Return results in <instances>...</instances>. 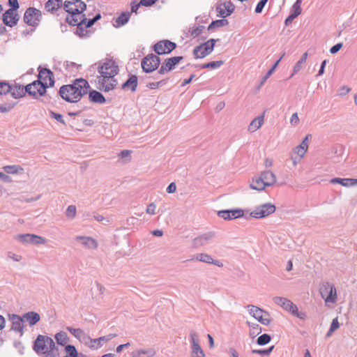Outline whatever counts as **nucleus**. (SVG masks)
<instances>
[{
  "instance_id": "nucleus-1",
  "label": "nucleus",
  "mask_w": 357,
  "mask_h": 357,
  "mask_svg": "<svg viewBox=\"0 0 357 357\" xmlns=\"http://www.w3.org/2000/svg\"><path fill=\"white\" fill-rule=\"evenodd\" d=\"M63 7L68 13L66 22L71 26H77L76 33L80 37L84 36L83 25L86 17L83 12L86 8V3L82 0H68L63 2Z\"/></svg>"
},
{
  "instance_id": "nucleus-2",
  "label": "nucleus",
  "mask_w": 357,
  "mask_h": 357,
  "mask_svg": "<svg viewBox=\"0 0 357 357\" xmlns=\"http://www.w3.org/2000/svg\"><path fill=\"white\" fill-rule=\"evenodd\" d=\"M98 73L100 76L98 77L99 89L108 92L116 86L117 82L114 77L119 73V67L112 59H106L100 63Z\"/></svg>"
},
{
  "instance_id": "nucleus-3",
  "label": "nucleus",
  "mask_w": 357,
  "mask_h": 357,
  "mask_svg": "<svg viewBox=\"0 0 357 357\" xmlns=\"http://www.w3.org/2000/svg\"><path fill=\"white\" fill-rule=\"evenodd\" d=\"M90 86L82 78L76 79L73 84L63 85L59 89L61 97L69 102H77L83 96L87 94Z\"/></svg>"
},
{
  "instance_id": "nucleus-4",
  "label": "nucleus",
  "mask_w": 357,
  "mask_h": 357,
  "mask_svg": "<svg viewBox=\"0 0 357 357\" xmlns=\"http://www.w3.org/2000/svg\"><path fill=\"white\" fill-rule=\"evenodd\" d=\"M33 350L38 354H44L45 357H58L59 354L54 340L43 335H38L34 341Z\"/></svg>"
},
{
  "instance_id": "nucleus-5",
  "label": "nucleus",
  "mask_w": 357,
  "mask_h": 357,
  "mask_svg": "<svg viewBox=\"0 0 357 357\" xmlns=\"http://www.w3.org/2000/svg\"><path fill=\"white\" fill-rule=\"evenodd\" d=\"M276 183V176L271 170L262 172L259 176L252 178L250 187L252 190H263L266 187L273 185Z\"/></svg>"
},
{
  "instance_id": "nucleus-6",
  "label": "nucleus",
  "mask_w": 357,
  "mask_h": 357,
  "mask_svg": "<svg viewBox=\"0 0 357 357\" xmlns=\"http://www.w3.org/2000/svg\"><path fill=\"white\" fill-rule=\"evenodd\" d=\"M218 40L211 38L205 43L200 44L199 45L195 47L193 50V54L197 59H202L207 55L210 54L215 45V43Z\"/></svg>"
},
{
  "instance_id": "nucleus-7",
  "label": "nucleus",
  "mask_w": 357,
  "mask_h": 357,
  "mask_svg": "<svg viewBox=\"0 0 357 357\" xmlns=\"http://www.w3.org/2000/svg\"><path fill=\"white\" fill-rule=\"evenodd\" d=\"M320 294L326 303H335L337 301V291L335 287L329 282H324L320 287Z\"/></svg>"
},
{
  "instance_id": "nucleus-8",
  "label": "nucleus",
  "mask_w": 357,
  "mask_h": 357,
  "mask_svg": "<svg viewBox=\"0 0 357 357\" xmlns=\"http://www.w3.org/2000/svg\"><path fill=\"white\" fill-rule=\"evenodd\" d=\"M160 63L159 56L153 54H149L142 60L141 66L144 72L149 73L156 70Z\"/></svg>"
},
{
  "instance_id": "nucleus-9",
  "label": "nucleus",
  "mask_w": 357,
  "mask_h": 357,
  "mask_svg": "<svg viewBox=\"0 0 357 357\" xmlns=\"http://www.w3.org/2000/svg\"><path fill=\"white\" fill-rule=\"evenodd\" d=\"M41 18V11L33 7L27 8L23 17L24 23L32 26H36L40 22Z\"/></svg>"
},
{
  "instance_id": "nucleus-10",
  "label": "nucleus",
  "mask_w": 357,
  "mask_h": 357,
  "mask_svg": "<svg viewBox=\"0 0 357 357\" xmlns=\"http://www.w3.org/2000/svg\"><path fill=\"white\" fill-rule=\"evenodd\" d=\"M275 211V206L271 203H266L256 207L250 215L252 218L260 219L270 215Z\"/></svg>"
},
{
  "instance_id": "nucleus-11",
  "label": "nucleus",
  "mask_w": 357,
  "mask_h": 357,
  "mask_svg": "<svg viewBox=\"0 0 357 357\" xmlns=\"http://www.w3.org/2000/svg\"><path fill=\"white\" fill-rule=\"evenodd\" d=\"M25 92L37 98L46 92V85L40 80H35L25 86Z\"/></svg>"
},
{
  "instance_id": "nucleus-12",
  "label": "nucleus",
  "mask_w": 357,
  "mask_h": 357,
  "mask_svg": "<svg viewBox=\"0 0 357 357\" xmlns=\"http://www.w3.org/2000/svg\"><path fill=\"white\" fill-rule=\"evenodd\" d=\"M248 307L249 313L262 324L267 326L271 323L270 314L268 312L255 305H248Z\"/></svg>"
},
{
  "instance_id": "nucleus-13",
  "label": "nucleus",
  "mask_w": 357,
  "mask_h": 357,
  "mask_svg": "<svg viewBox=\"0 0 357 357\" xmlns=\"http://www.w3.org/2000/svg\"><path fill=\"white\" fill-rule=\"evenodd\" d=\"M15 239L22 243H30L33 245L45 244L47 240L36 234H24L16 236Z\"/></svg>"
},
{
  "instance_id": "nucleus-14",
  "label": "nucleus",
  "mask_w": 357,
  "mask_h": 357,
  "mask_svg": "<svg viewBox=\"0 0 357 357\" xmlns=\"http://www.w3.org/2000/svg\"><path fill=\"white\" fill-rule=\"evenodd\" d=\"M176 47L175 43L168 40H160L154 45V51L158 54H165L170 53Z\"/></svg>"
},
{
  "instance_id": "nucleus-15",
  "label": "nucleus",
  "mask_w": 357,
  "mask_h": 357,
  "mask_svg": "<svg viewBox=\"0 0 357 357\" xmlns=\"http://www.w3.org/2000/svg\"><path fill=\"white\" fill-rule=\"evenodd\" d=\"M183 59V56H174L169 59H165V62L162 64L159 70L158 71V75H165L173 70L176 65H177L181 60Z\"/></svg>"
},
{
  "instance_id": "nucleus-16",
  "label": "nucleus",
  "mask_w": 357,
  "mask_h": 357,
  "mask_svg": "<svg viewBox=\"0 0 357 357\" xmlns=\"http://www.w3.org/2000/svg\"><path fill=\"white\" fill-rule=\"evenodd\" d=\"M218 215L224 220H230L243 217L244 211L241 208L222 210L218 212Z\"/></svg>"
},
{
  "instance_id": "nucleus-17",
  "label": "nucleus",
  "mask_w": 357,
  "mask_h": 357,
  "mask_svg": "<svg viewBox=\"0 0 357 357\" xmlns=\"http://www.w3.org/2000/svg\"><path fill=\"white\" fill-rule=\"evenodd\" d=\"M18 14L12 10H7L2 15V20L4 24L9 27H13L19 20Z\"/></svg>"
},
{
  "instance_id": "nucleus-18",
  "label": "nucleus",
  "mask_w": 357,
  "mask_h": 357,
  "mask_svg": "<svg viewBox=\"0 0 357 357\" xmlns=\"http://www.w3.org/2000/svg\"><path fill=\"white\" fill-rule=\"evenodd\" d=\"M273 302L282 307L284 310L291 313L296 310V305L290 300L280 296H275L273 298Z\"/></svg>"
},
{
  "instance_id": "nucleus-19",
  "label": "nucleus",
  "mask_w": 357,
  "mask_h": 357,
  "mask_svg": "<svg viewBox=\"0 0 357 357\" xmlns=\"http://www.w3.org/2000/svg\"><path fill=\"white\" fill-rule=\"evenodd\" d=\"M9 318L12 322V326L10 329L15 333H20V336H22L24 333V321L22 317L13 314L9 316Z\"/></svg>"
},
{
  "instance_id": "nucleus-20",
  "label": "nucleus",
  "mask_w": 357,
  "mask_h": 357,
  "mask_svg": "<svg viewBox=\"0 0 357 357\" xmlns=\"http://www.w3.org/2000/svg\"><path fill=\"white\" fill-rule=\"evenodd\" d=\"M116 336L115 333H110L105 336H102L96 339H91L88 340L90 342L89 347L92 349H98L100 348L105 342H107Z\"/></svg>"
},
{
  "instance_id": "nucleus-21",
  "label": "nucleus",
  "mask_w": 357,
  "mask_h": 357,
  "mask_svg": "<svg viewBox=\"0 0 357 357\" xmlns=\"http://www.w3.org/2000/svg\"><path fill=\"white\" fill-rule=\"evenodd\" d=\"M45 84L46 88L49 86H52L54 84V77L52 72L47 68L41 69L39 71L38 79Z\"/></svg>"
},
{
  "instance_id": "nucleus-22",
  "label": "nucleus",
  "mask_w": 357,
  "mask_h": 357,
  "mask_svg": "<svg viewBox=\"0 0 357 357\" xmlns=\"http://www.w3.org/2000/svg\"><path fill=\"white\" fill-rule=\"evenodd\" d=\"M190 260H196L206 264H214L218 267H222L223 264L220 260L213 259V257L206 253H199L194 256Z\"/></svg>"
},
{
  "instance_id": "nucleus-23",
  "label": "nucleus",
  "mask_w": 357,
  "mask_h": 357,
  "mask_svg": "<svg viewBox=\"0 0 357 357\" xmlns=\"http://www.w3.org/2000/svg\"><path fill=\"white\" fill-rule=\"evenodd\" d=\"M234 8L231 2H225L217 7V11L218 13V16L225 18L230 15L234 12Z\"/></svg>"
},
{
  "instance_id": "nucleus-24",
  "label": "nucleus",
  "mask_w": 357,
  "mask_h": 357,
  "mask_svg": "<svg viewBox=\"0 0 357 357\" xmlns=\"http://www.w3.org/2000/svg\"><path fill=\"white\" fill-rule=\"evenodd\" d=\"M66 329L80 342L88 344V340H91V337L81 328H73L70 326L66 327Z\"/></svg>"
},
{
  "instance_id": "nucleus-25",
  "label": "nucleus",
  "mask_w": 357,
  "mask_h": 357,
  "mask_svg": "<svg viewBox=\"0 0 357 357\" xmlns=\"http://www.w3.org/2000/svg\"><path fill=\"white\" fill-rule=\"evenodd\" d=\"M213 232L203 234L194 239L193 244L195 247L204 246L208 244L214 238Z\"/></svg>"
},
{
  "instance_id": "nucleus-26",
  "label": "nucleus",
  "mask_w": 357,
  "mask_h": 357,
  "mask_svg": "<svg viewBox=\"0 0 357 357\" xmlns=\"http://www.w3.org/2000/svg\"><path fill=\"white\" fill-rule=\"evenodd\" d=\"M75 240L81 243L82 245L89 249H96L98 247L97 241L89 236H77Z\"/></svg>"
},
{
  "instance_id": "nucleus-27",
  "label": "nucleus",
  "mask_w": 357,
  "mask_h": 357,
  "mask_svg": "<svg viewBox=\"0 0 357 357\" xmlns=\"http://www.w3.org/2000/svg\"><path fill=\"white\" fill-rule=\"evenodd\" d=\"M137 87V77L132 75L129 78L122 84L121 89L124 91H130L135 92Z\"/></svg>"
},
{
  "instance_id": "nucleus-28",
  "label": "nucleus",
  "mask_w": 357,
  "mask_h": 357,
  "mask_svg": "<svg viewBox=\"0 0 357 357\" xmlns=\"http://www.w3.org/2000/svg\"><path fill=\"white\" fill-rule=\"evenodd\" d=\"M63 5L62 0H48L45 3V9L52 14L61 8Z\"/></svg>"
},
{
  "instance_id": "nucleus-29",
  "label": "nucleus",
  "mask_w": 357,
  "mask_h": 357,
  "mask_svg": "<svg viewBox=\"0 0 357 357\" xmlns=\"http://www.w3.org/2000/svg\"><path fill=\"white\" fill-rule=\"evenodd\" d=\"M344 147L342 145H335L331 148V157L334 162H340L342 160Z\"/></svg>"
},
{
  "instance_id": "nucleus-30",
  "label": "nucleus",
  "mask_w": 357,
  "mask_h": 357,
  "mask_svg": "<svg viewBox=\"0 0 357 357\" xmlns=\"http://www.w3.org/2000/svg\"><path fill=\"white\" fill-rule=\"evenodd\" d=\"M22 317L24 322H28L30 326L36 324L40 321V319L39 314L35 312H26L24 314Z\"/></svg>"
},
{
  "instance_id": "nucleus-31",
  "label": "nucleus",
  "mask_w": 357,
  "mask_h": 357,
  "mask_svg": "<svg viewBox=\"0 0 357 357\" xmlns=\"http://www.w3.org/2000/svg\"><path fill=\"white\" fill-rule=\"evenodd\" d=\"M332 184H340L344 187H351L357 185V178H333L330 180Z\"/></svg>"
},
{
  "instance_id": "nucleus-32",
  "label": "nucleus",
  "mask_w": 357,
  "mask_h": 357,
  "mask_svg": "<svg viewBox=\"0 0 357 357\" xmlns=\"http://www.w3.org/2000/svg\"><path fill=\"white\" fill-rule=\"evenodd\" d=\"M9 93H11L12 97L17 99L23 97L26 92H25V87L24 88L22 86L15 83L11 85V89Z\"/></svg>"
},
{
  "instance_id": "nucleus-33",
  "label": "nucleus",
  "mask_w": 357,
  "mask_h": 357,
  "mask_svg": "<svg viewBox=\"0 0 357 357\" xmlns=\"http://www.w3.org/2000/svg\"><path fill=\"white\" fill-rule=\"evenodd\" d=\"M155 355V351L153 348L147 349H139L132 352V357H153Z\"/></svg>"
},
{
  "instance_id": "nucleus-34",
  "label": "nucleus",
  "mask_w": 357,
  "mask_h": 357,
  "mask_svg": "<svg viewBox=\"0 0 357 357\" xmlns=\"http://www.w3.org/2000/svg\"><path fill=\"white\" fill-rule=\"evenodd\" d=\"M89 98L91 102L98 104H103L106 101L103 95L100 92L95 90L89 92Z\"/></svg>"
},
{
  "instance_id": "nucleus-35",
  "label": "nucleus",
  "mask_w": 357,
  "mask_h": 357,
  "mask_svg": "<svg viewBox=\"0 0 357 357\" xmlns=\"http://www.w3.org/2000/svg\"><path fill=\"white\" fill-rule=\"evenodd\" d=\"M3 169L8 174H22L24 169L20 165H6L3 167Z\"/></svg>"
},
{
  "instance_id": "nucleus-36",
  "label": "nucleus",
  "mask_w": 357,
  "mask_h": 357,
  "mask_svg": "<svg viewBox=\"0 0 357 357\" xmlns=\"http://www.w3.org/2000/svg\"><path fill=\"white\" fill-rule=\"evenodd\" d=\"M264 123V116H259L254 119L248 126V130L251 132L257 131Z\"/></svg>"
},
{
  "instance_id": "nucleus-37",
  "label": "nucleus",
  "mask_w": 357,
  "mask_h": 357,
  "mask_svg": "<svg viewBox=\"0 0 357 357\" xmlns=\"http://www.w3.org/2000/svg\"><path fill=\"white\" fill-rule=\"evenodd\" d=\"M131 13L126 11L123 12L115 20L116 26H121L125 25L130 17Z\"/></svg>"
},
{
  "instance_id": "nucleus-38",
  "label": "nucleus",
  "mask_w": 357,
  "mask_h": 357,
  "mask_svg": "<svg viewBox=\"0 0 357 357\" xmlns=\"http://www.w3.org/2000/svg\"><path fill=\"white\" fill-rule=\"evenodd\" d=\"M229 22L227 20L225 19H221V20H217L215 21H213L209 26H208V30L211 31L215 28H219L222 26H225L228 25Z\"/></svg>"
},
{
  "instance_id": "nucleus-39",
  "label": "nucleus",
  "mask_w": 357,
  "mask_h": 357,
  "mask_svg": "<svg viewBox=\"0 0 357 357\" xmlns=\"http://www.w3.org/2000/svg\"><path fill=\"white\" fill-rule=\"evenodd\" d=\"M55 340L58 344L64 346L68 341L66 333L61 331L55 335Z\"/></svg>"
},
{
  "instance_id": "nucleus-40",
  "label": "nucleus",
  "mask_w": 357,
  "mask_h": 357,
  "mask_svg": "<svg viewBox=\"0 0 357 357\" xmlns=\"http://www.w3.org/2000/svg\"><path fill=\"white\" fill-rule=\"evenodd\" d=\"M223 63H224L223 61H211V62H208V63L202 64L200 66V68L202 69H204V68L216 69V68H220Z\"/></svg>"
},
{
  "instance_id": "nucleus-41",
  "label": "nucleus",
  "mask_w": 357,
  "mask_h": 357,
  "mask_svg": "<svg viewBox=\"0 0 357 357\" xmlns=\"http://www.w3.org/2000/svg\"><path fill=\"white\" fill-rule=\"evenodd\" d=\"M307 55L308 54L307 52H305L303 54L301 58L295 64V66L294 67V72H293V74L291 75V76H293L294 74L297 73L301 70L302 64L305 62V61L307 58Z\"/></svg>"
},
{
  "instance_id": "nucleus-42",
  "label": "nucleus",
  "mask_w": 357,
  "mask_h": 357,
  "mask_svg": "<svg viewBox=\"0 0 357 357\" xmlns=\"http://www.w3.org/2000/svg\"><path fill=\"white\" fill-rule=\"evenodd\" d=\"M284 56V53H283V54L275 63V64L273 66V67L266 73V74L262 78V80L261 82V84H263L266 81V79L273 74V73L275 71V68H277L279 62L282 60V59L283 58Z\"/></svg>"
},
{
  "instance_id": "nucleus-43",
  "label": "nucleus",
  "mask_w": 357,
  "mask_h": 357,
  "mask_svg": "<svg viewBox=\"0 0 357 357\" xmlns=\"http://www.w3.org/2000/svg\"><path fill=\"white\" fill-rule=\"evenodd\" d=\"M77 213V208L75 205H70L66 210L65 215L68 219H73L75 218Z\"/></svg>"
},
{
  "instance_id": "nucleus-44",
  "label": "nucleus",
  "mask_w": 357,
  "mask_h": 357,
  "mask_svg": "<svg viewBox=\"0 0 357 357\" xmlns=\"http://www.w3.org/2000/svg\"><path fill=\"white\" fill-rule=\"evenodd\" d=\"M190 357H205L204 352L201 346L191 348Z\"/></svg>"
},
{
  "instance_id": "nucleus-45",
  "label": "nucleus",
  "mask_w": 357,
  "mask_h": 357,
  "mask_svg": "<svg viewBox=\"0 0 357 357\" xmlns=\"http://www.w3.org/2000/svg\"><path fill=\"white\" fill-rule=\"evenodd\" d=\"M190 337L191 348L195 347L197 346H200L199 345V337H198L197 334L196 333V332H195L194 331H191L190 332Z\"/></svg>"
},
{
  "instance_id": "nucleus-46",
  "label": "nucleus",
  "mask_w": 357,
  "mask_h": 357,
  "mask_svg": "<svg viewBox=\"0 0 357 357\" xmlns=\"http://www.w3.org/2000/svg\"><path fill=\"white\" fill-rule=\"evenodd\" d=\"M204 29V26L199 25L196 27H192L190 29L189 32L191 36H192L193 38H196L202 33Z\"/></svg>"
},
{
  "instance_id": "nucleus-47",
  "label": "nucleus",
  "mask_w": 357,
  "mask_h": 357,
  "mask_svg": "<svg viewBox=\"0 0 357 357\" xmlns=\"http://www.w3.org/2000/svg\"><path fill=\"white\" fill-rule=\"evenodd\" d=\"M11 89V84L6 82H0V95H6Z\"/></svg>"
},
{
  "instance_id": "nucleus-48",
  "label": "nucleus",
  "mask_w": 357,
  "mask_h": 357,
  "mask_svg": "<svg viewBox=\"0 0 357 357\" xmlns=\"http://www.w3.org/2000/svg\"><path fill=\"white\" fill-rule=\"evenodd\" d=\"M271 340V336L268 335V334H263L261 335H260L257 340V343L259 344V345H265L266 344H268Z\"/></svg>"
},
{
  "instance_id": "nucleus-49",
  "label": "nucleus",
  "mask_w": 357,
  "mask_h": 357,
  "mask_svg": "<svg viewBox=\"0 0 357 357\" xmlns=\"http://www.w3.org/2000/svg\"><path fill=\"white\" fill-rule=\"evenodd\" d=\"M15 102L0 104V112L6 113L10 112L15 105Z\"/></svg>"
},
{
  "instance_id": "nucleus-50",
  "label": "nucleus",
  "mask_w": 357,
  "mask_h": 357,
  "mask_svg": "<svg viewBox=\"0 0 357 357\" xmlns=\"http://www.w3.org/2000/svg\"><path fill=\"white\" fill-rule=\"evenodd\" d=\"M167 83L166 79H161L155 82H150L146 84V86L150 89H155L164 86Z\"/></svg>"
},
{
  "instance_id": "nucleus-51",
  "label": "nucleus",
  "mask_w": 357,
  "mask_h": 357,
  "mask_svg": "<svg viewBox=\"0 0 357 357\" xmlns=\"http://www.w3.org/2000/svg\"><path fill=\"white\" fill-rule=\"evenodd\" d=\"M65 350L69 354L68 357H77L78 356L77 351L73 345L68 344L66 346Z\"/></svg>"
},
{
  "instance_id": "nucleus-52",
  "label": "nucleus",
  "mask_w": 357,
  "mask_h": 357,
  "mask_svg": "<svg viewBox=\"0 0 357 357\" xmlns=\"http://www.w3.org/2000/svg\"><path fill=\"white\" fill-rule=\"evenodd\" d=\"M274 349V346H271L268 349H254L252 351L253 354H257L261 356H268L273 349Z\"/></svg>"
},
{
  "instance_id": "nucleus-53",
  "label": "nucleus",
  "mask_w": 357,
  "mask_h": 357,
  "mask_svg": "<svg viewBox=\"0 0 357 357\" xmlns=\"http://www.w3.org/2000/svg\"><path fill=\"white\" fill-rule=\"evenodd\" d=\"M248 324L250 327H252V329L250 331V335L252 337H255L256 334H259L261 331V328L257 324H252V325L248 322Z\"/></svg>"
},
{
  "instance_id": "nucleus-54",
  "label": "nucleus",
  "mask_w": 357,
  "mask_h": 357,
  "mask_svg": "<svg viewBox=\"0 0 357 357\" xmlns=\"http://www.w3.org/2000/svg\"><path fill=\"white\" fill-rule=\"evenodd\" d=\"M50 116L54 119L55 120H56L58 122L63 124V125H66V122H65V120L63 119V115L60 114H58V113H56L53 111H50Z\"/></svg>"
},
{
  "instance_id": "nucleus-55",
  "label": "nucleus",
  "mask_w": 357,
  "mask_h": 357,
  "mask_svg": "<svg viewBox=\"0 0 357 357\" xmlns=\"http://www.w3.org/2000/svg\"><path fill=\"white\" fill-rule=\"evenodd\" d=\"M131 151L129 150H123L119 154V156L121 159H126L125 162H127L130 160L131 158Z\"/></svg>"
},
{
  "instance_id": "nucleus-56",
  "label": "nucleus",
  "mask_w": 357,
  "mask_h": 357,
  "mask_svg": "<svg viewBox=\"0 0 357 357\" xmlns=\"http://www.w3.org/2000/svg\"><path fill=\"white\" fill-rule=\"evenodd\" d=\"M268 0H260L259 2L257 4L255 8V13H260L262 12L265 5L268 2Z\"/></svg>"
},
{
  "instance_id": "nucleus-57",
  "label": "nucleus",
  "mask_w": 357,
  "mask_h": 357,
  "mask_svg": "<svg viewBox=\"0 0 357 357\" xmlns=\"http://www.w3.org/2000/svg\"><path fill=\"white\" fill-rule=\"evenodd\" d=\"M294 151L298 155V159L300 160L301 158L304 156L307 150L303 149V146H301L300 145H298L295 148Z\"/></svg>"
},
{
  "instance_id": "nucleus-58",
  "label": "nucleus",
  "mask_w": 357,
  "mask_h": 357,
  "mask_svg": "<svg viewBox=\"0 0 357 357\" xmlns=\"http://www.w3.org/2000/svg\"><path fill=\"white\" fill-rule=\"evenodd\" d=\"M290 13H292L294 15V17H297L301 13V6L294 4L291 7Z\"/></svg>"
},
{
  "instance_id": "nucleus-59",
  "label": "nucleus",
  "mask_w": 357,
  "mask_h": 357,
  "mask_svg": "<svg viewBox=\"0 0 357 357\" xmlns=\"http://www.w3.org/2000/svg\"><path fill=\"white\" fill-rule=\"evenodd\" d=\"M8 3L10 7L8 10L16 11L20 7L17 0H8Z\"/></svg>"
},
{
  "instance_id": "nucleus-60",
  "label": "nucleus",
  "mask_w": 357,
  "mask_h": 357,
  "mask_svg": "<svg viewBox=\"0 0 357 357\" xmlns=\"http://www.w3.org/2000/svg\"><path fill=\"white\" fill-rule=\"evenodd\" d=\"M142 6L141 4V1H139V3L137 1H132L131 3H130V6H131V13H135V14L137 13V10L139 9V8Z\"/></svg>"
},
{
  "instance_id": "nucleus-61",
  "label": "nucleus",
  "mask_w": 357,
  "mask_h": 357,
  "mask_svg": "<svg viewBox=\"0 0 357 357\" xmlns=\"http://www.w3.org/2000/svg\"><path fill=\"white\" fill-rule=\"evenodd\" d=\"M156 206L154 203H151L148 205L146 212L149 215H154L155 213Z\"/></svg>"
},
{
  "instance_id": "nucleus-62",
  "label": "nucleus",
  "mask_w": 357,
  "mask_h": 357,
  "mask_svg": "<svg viewBox=\"0 0 357 357\" xmlns=\"http://www.w3.org/2000/svg\"><path fill=\"white\" fill-rule=\"evenodd\" d=\"M340 327L337 317L333 319L330 328L331 331H335Z\"/></svg>"
},
{
  "instance_id": "nucleus-63",
  "label": "nucleus",
  "mask_w": 357,
  "mask_h": 357,
  "mask_svg": "<svg viewBox=\"0 0 357 357\" xmlns=\"http://www.w3.org/2000/svg\"><path fill=\"white\" fill-rule=\"evenodd\" d=\"M291 314L294 316L299 318L300 319H305L306 318L305 313V312H298L297 307H296V311L292 312Z\"/></svg>"
},
{
  "instance_id": "nucleus-64",
  "label": "nucleus",
  "mask_w": 357,
  "mask_h": 357,
  "mask_svg": "<svg viewBox=\"0 0 357 357\" xmlns=\"http://www.w3.org/2000/svg\"><path fill=\"white\" fill-rule=\"evenodd\" d=\"M0 179H1L4 183H11L13 181L10 176L3 172H0Z\"/></svg>"
}]
</instances>
